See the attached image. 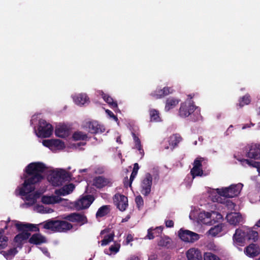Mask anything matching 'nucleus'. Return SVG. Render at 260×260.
<instances>
[{"instance_id": "obj_1", "label": "nucleus", "mask_w": 260, "mask_h": 260, "mask_svg": "<svg viewBox=\"0 0 260 260\" xmlns=\"http://www.w3.org/2000/svg\"><path fill=\"white\" fill-rule=\"evenodd\" d=\"M47 169L45 165L40 162L30 163L26 167L24 182L16 190V193L22 197L26 205H34L42 193L35 191V185L42 180V173Z\"/></svg>"}, {"instance_id": "obj_2", "label": "nucleus", "mask_w": 260, "mask_h": 260, "mask_svg": "<svg viewBox=\"0 0 260 260\" xmlns=\"http://www.w3.org/2000/svg\"><path fill=\"white\" fill-rule=\"evenodd\" d=\"M243 186L242 184L238 183L229 187L211 189L209 191L210 197L213 202L224 203L223 198H232L237 196L240 193Z\"/></svg>"}, {"instance_id": "obj_3", "label": "nucleus", "mask_w": 260, "mask_h": 260, "mask_svg": "<svg viewBox=\"0 0 260 260\" xmlns=\"http://www.w3.org/2000/svg\"><path fill=\"white\" fill-rule=\"evenodd\" d=\"M222 218V215L217 212L203 211L199 212L196 208L192 209L189 214L191 220H197L199 222L209 225L220 221Z\"/></svg>"}, {"instance_id": "obj_4", "label": "nucleus", "mask_w": 260, "mask_h": 260, "mask_svg": "<svg viewBox=\"0 0 260 260\" xmlns=\"http://www.w3.org/2000/svg\"><path fill=\"white\" fill-rule=\"evenodd\" d=\"M37 115H34L31 119V123L36 124L38 121L37 130L36 131V135L39 137L48 138L51 136L53 133L52 125L45 120L38 119Z\"/></svg>"}, {"instance_id": "obj_5", "label": "nucleus", "mask_w": 260, "mask_h": 260, "mask_svg": "<svg viewBox=\"0 0 260 260\" xmlns=\"http://www.w3.org/2000/svg\"><path fill=\"white\" fill-rule=\"evenodd\" d=\"M33 224L22 222L17 220L2 221L0 222V229L2 228L4 233L5 230H7V233L11 234L14 232L15 229L18 231H23V229L31 228Z\"/></svg>"}, {"instance_id": "obj_6", "label": "nucleus", "mask_w": 260, "mask_h": 260, "mask_svg": "<svg viewBox=\"0 0 260 260\" xmlns=\"http://www.w3.org/2000/svg\"><path fill=\"white\" fill-rule=\"evenodd\" d=\"M45 229L53 232H64L72 228V225L63 220H48L42 223Z\"/></svg>"}, {"instance_id": "obj_7", "label": "nucleus", "mask_w": 260, "mask_h": 260, "mask_svg": "<svg viewBox=\"0 0 260 260\" xmlns=\"http://www.w3.org/2000/svg\"><path fill=\"white\" fill-rule=\"evenodd\" d=\"M68 176V173L64 170L57 169L50 171L47 179L52 185L57 186L62 185Z\"/></svg>"}, {"instance_id": "obj_8", "label": "nucleus", "mask_w": 260, "mask_h": 260, "mask_svg": "<svg viewBox=\"0 0 260 260\" xmlns=\"http://www.w3.org/2000/svg\"><path fill=\"white\" fill-rule=\"evenodd\" d=\"M35 227L36 226L33 224V226L31 228H27L23 229V231H19V233L17 234L14 239V242L17 247H21L22 245L29 239L30 236V234L29 232L32 231Z\"/></svg>"}, {"instance_id": "obj_9", "label": "nucleus", "mask_w": 260, "mask_h": 260, "mask_svg": "<svg viewBox=\"0 0 260 260\" xmlns=\"http://www.w3.org/2000/svg\"><path fill=\"white\" fill-rule=\"evenodd\" d=\"M73 103L80 107L89 105L90 103V98L85 92L74 93L71 96Z\"/></svg>"}, {"instance_id": "obj_10", "label": "nucleus", "mask_w": 260, "mask_h": 260, "mask_svg": "<svg viewBox=\"0 0 260 260\" xmlns=\"http://www.w3.org/2000/svg\"><path fill=\"white\" fill-rule=\"evenodd\" d=\"M179 238L185 242L193 243L200 238V236L193 232L187 230L180 229L178 232Z\"/></svg>"}, {"instance_id": "obj_11", "label": "nucleus", "mask_w": 260, "mask_h": 260, "mask_svg": "<svg viewBox=\"0 0 260 260\" xmlns=\"http://www.w3.org/2000/svg\"><path fill=\"white\" fill-rule=\"evenodd\" d=\"M97 96H101L103 100L107 103L109 106L113 109L114 112L120 113V111L118 108L117 102L108 93L105 92L102 90H98L96 91Z\"/></svg>"}, {"instance_id": "obj_12", "label": "nucleus", "mask_w": 260, "mask_h": 260, "mask_svg": "<svg viewBox=\"0 0 260 260\" xmlns=\"http://www.w3.org/2000/svg\"><path fill=\"white\" fill-rule=\"evenodd\" d=\"M94 201L92 196H82L74 203V206L77 210H82L88 208Z\"/></svg>"}, {"instance_id": "obj_13", "label": "nucleus", "mask_w": 260, "mask_h": 260, "mask_svg": "<svg viewBox=\"0 0 260 260\" xmlns=\"http://www.w3.org/2000/svg\"><path fill=\"white\" fill-rule=\"evenodd\" d=\"M246 228L238 229L233 237V244L236 246H242L246 240Z\"/></svg>"}, {"instance_id": "obj_14", "label": "nucleus", "mask_w": 260, "mask_h": 260, "mask_svg": "<svg viewBox=\"0 0 260 260\" xmlns=\"http://www.w3.org/2000/svg\"><path fill=\"white\" fill-rule=\"evenodd\" d=\"M42 143L44 146L49 148L52 151L60 150L65 147L64 143L58 139L45 140Z\"/></svg>"}, {"instance_id": "obj_15", "label": "nucleus", "mask_w": 260, "mask_h": 260, "mask_svg": "<svg viewBox=\"0 0 260 260\" xmlns=\"http://www.w3.org/2000/svg\"><path fill=\"white\" fill-rule=\"evenodd\" d=\"M180 112L183 114H198L201 112V108L193 103L185 102L180 105Z\"/></svg>"}, {"instance_id": "obj_16", "label": "nucleus", "mask_w": 260, "mask_h": 260, "mask_svg": "<svg viewBox=\"0 0 260 260\" xmlns=\"http://www.w3.org/2000/svg\"><path fill=\"white\" fill-rule=\"evenodd\" d=\"M113 202L117 208L121 211L126 210L128 206V200L124 195L117 193L113 197Z\"/></svg>"}, {"instance_id": "obj_17", "label": "nucleus", "mask_w": 260, "mask_h": 260, "mask_svg": "<svg viewBox=\"0 0 260 260\" xmlns=\"http://www.w3.org/2000/svg\"><path fill=\"white\" fill-rule=\"evenodd\" d=\"M152 183V176L149 173L146 174L141 184V191L143 194L147 196L150 192Z\"/></svg>"}, {"instance_id": "obj_18", "label": "nucleus", "mask_w": 260, "mask_h": 260, "mask_svg": "<svg viewBox=\"0 0 260 260\" xmlns=\"http://www.w3.org/2000/svg\"><path fill=\"white\" fill-rule=\"evenodd\" d=\"M84 127L89 132L93 134L102 133L105 131L104 126L96 121L86 122Z\"/></svg>"}, {"instance_id": "obj_19", "label": "nucleus", "mask_w": 260, "mask_h": 260, "mask_svg": "<svg viewBox=\"0 0 260 260\" xmlns=\"http://www.w3.org/2000/svg\"><path fill=\"white\" fill-rule=\"evenodd\" d=\"M226 219L227 221L232 225H236L242 223L244 218L240 213L232 212L226 215Z\"/></svg>"}, {"instance_id": "obj_20", "label": "nucleus", "mask_w": 260, "mask_h": 260, "mask_svg": "<svg viewBox=\"0 0 260 260\" xmlns=\"http://www.w3.org/2000/svg\"><path fill=\"white\" fill-rule=\"evenodd\" d=\"M101 235L103 236V239L101 241V245L103 246L108 245L112 241L114 237V233L110 229H107L101 232Z\"/></svg>"}, {"instance_id": "obj_21", "label": "nucleus", "mask_w": 260, "mask_h": 260, "mask_svg": "<svg viewBox=\"0 0 260 260\" xmlns=\"http://www.w3.org/2000/svg\"><path fill=\"white\" fill-rule=\"evenodd\" d=\"M59 194H55V195H44L41 198V202L47 205L55 204L58 203L62 201Z\"/></svg>"}, {"instance_id": "obj_22", "label": "nucleus", "mask_w": 260, "mask_h": 260, "mask_svg": "<svg viewBox=\"0 0 260 260\" xmlns=\"http://www.w3.org/2000/svg\"><path fill=\"white\" fill-rule=\"evenodd\" d=\"M244 252L247 256L253 257L257 256L259 254L260 248L259 246L255 244H250L245 248Z\"/></svg>"}, {"instance_id": "obj_23", "label": "nucleus", "mask_w": 260, "mask_h": 260, "mask_svg": "<svg viewBox=\"0 0 260 260\" xmlns=\"http://www.w3.org/2000/svg\"><path fill=\"white\" fill-rule=\"evenodd\" d=\"M202 160L203 158H198L194 160L193 168L191 170V174L193 178L196 176H201L203 175V172L201 168Z\"/></svg>"}, {"instance_id": "obj_24", "label": "nucleus", "mask_w": 260, "mask_h": 260, "mask_svg": "<svg viewBox=\"0 0 260 260\" xmlns=\"http://www.w3.org/2000/svg\"><path fill=\"white\" fill-rule=\"evenodd\" d=\"M188 260H203L201 252L196 248H191L186 253Z\"/></svg>"}, {"instance_id": "obj_25", "label": "nucleus", "mask_w": 260, "mask_h": 260, "mask_svg": "<svg viewBox=\"0 0 260 260\" xmlns=\"http://www.w3.org/2000/svg\"><path fill=\"white\" fill-rule=\"evenodd\" d=\"M66 219L71 222H76L82 225L87 222L86 217L82 214L72 213L66 217Z\"/></svg>"}, {"instance_id": "obj_26", "label": "nucleus", "mask_w": 260, "mask_h": 260, "mask_svg": "<svg viewBox=\"0 0 260 260\" xmlns=\"http://www.w3.org/2000/svg\"><path fill=\"white\" fill-rule=\"evenodd\" d=\"M180 100L177 98L171 96L166 100L165 103V111L168 112L175 108L180 103Z\"/></svg>"}, {"instance_id": "obj_27", "label": "nucleus", "mask_w": 260, "mask_h": 260, "mask_svg": "<svg viewBox=\"0 0 260 260\" xmlns=\"http://www.w3.org/2000/svg\"><path fill=\"white\" fill-rule=\"evenodd\" d=\"M28 242L30 244L34 245H40L46 242V238L39 233L33 234L29 237Z\"/></svg>"}, {"instance_id": "obj_28", "label": "nucleus", "mask_w": 260, "mask_h": 260, "mask_svg": "<svg viewBox=\"0 0 260 260\" xmlns=\"http://www.w3.org/2000/svg\"><path fill=\"white\" fill-rule=\"evenodd\" d=\"M246 156L248 158L260 159V145H255L251 147Z\"/></svg>"}, {"instance_id": "obj_29", "label": "nucleus", "mask_w": 260, "mask_h": 260, "mask_svg": "<svg viewBox=\"0 0 260 260\" xmlns=\"http://www.w3.org/2000/svg\"><path fill=\"white\" fill-rule=\"evenodd\" d=\"M111 183L110 179L101 176L96 177L93 180V184L97 188H102Z\"/></svg>"}, {"instance_id": "obj_30", "label": "nucleus", "mask_w": 260, "mask_h": 260, "mask_svg": "<svg viewBox=\"0 0 260 260\" xmlns=\"http://www.w3.org/2000/svg\"><path fill=\"white\" fill-rule=\"evenodd\" d=\"M238 160L240 162L241 165L244 167H250L256 168L257 172L260 174V162L248 159H239Z\"/></svg>"}, {"instance_id": "obj_31", "label": "nucleus", "mask_w": 260, "mask_h": 260, "mask_svg": "<svg viewBox=\"0 0 260 260\" xmlns=\"http://www.w3.org/2000/svg\"><path fill=\"white\" fill-rule=\"evenodd\" d=\"M74 188V185L71 183L64 186L60 189L55 190V193L59 194L60 196H64L71 193L73 191Z\"/></svg>"}, {"instance_id": "obj_32", "label": "nucleus", "mask_w": 260, "mask_h": 260, "mask_svg": "<svg viewBox=\"0 0 260 260\" xmlns=\"http://www.w3.org/2000/svg\"><path fill=\"white\" fill-rule=\"evenodd\" d=\"M181 141V138L179 135L176 134L171 136L168 140L169 146H166L165 149L172 150Z\"/></svg>"}, {"instance_id": "obj_33", "label": "nucleus", "mask_w": 260, "mask_h": 260, "mask_svg": "<svg viewBox=\"0 0 260 260\" xmlns=\"http://www.w3.org/2000/svg\"><path fill=\"white\" fill-rule=\"evenodd\" d=\"M251 102V97L249 93H246L239 98L238 105L240 107H242L245 105H248Z\"/></svg>"}, {"instance_id": "obj_34", "label": "nucleus", "mask_w": 260, "mask_h": 260, "mask_svg": "<svg viewBox=\"0 0 260 260\" xmlns=\"http://www.w3.org/2000/svg\"><path fill=\"white\" fill-rule=\"evenodd\" d=\"M164 228L162 226H157L155 228H150L147 231V235L146 238L148 239H153L155 235L154 234L158 233V235L161 233L163 230Z\"/></svg>"}, {"instance_id": "obj_35", "label": "nucleus", "mask_w": 260, "mask_h": 260, "mask_svg": "<svg viewBox=\"0 0 260 260\" xmlns=\"http://www.w3.org/2000/svg\"><path fill=\"white\" fill-rule=\"evenodd\" d=\"M223 225L222 224H219L211 228L206 233L208 236L215 237L218 235L223 230Z\"/></svg>"}, {"instance_id": "obj_36", "label": "nucleus", "mask_w": 260, "mask_h": 260, "mask_svg": "<svg viewBox=\"0 0 260 260\" xmlns=\"http://www.w3.org/2000/svg\"><path fill=\"white\" fill-rule=\"evenodd\" d=\"M55 135L58 137H66L68 135L69 132L64 125H58L55 131Z\"/></svg>"}, {"instance_id": "obj_37", "label": "nucleus", "mask_w": 260, "mask_h": 260, "mask_svg": "<svg viewBox=\"0 0 260 260\" xmlns=\"http://www.w3.org/2000/svg\"><path fill=\"white\" fill-rule=\"evenodd\" d=\"M246 240L256 241L258 238V234L252 229L246 228Z\"/></svg>"}, {"instance_id": "obj_38", "label": "nucleus", "mask_w": 260, "mask_h": 260, "mask_svg": "<svg viewBox=\"0 0 260 260\" xmlns=\"http://www.w3.org/2000/svg\"><path fill=\"white\" fill-rule=\"evenodd\" d=\"M18 252L16 248H12L7 252L4 251V249H2V252L1 254H3L4 256L8 260L12 259Z\"/></svg>"}, {"instance_id": "obj_39", "label": "nucleus", "mask_w": 260, "mask_h": 260, "mask_svg": "<svg viewBox=\"0 0 260 260\" xmlns=\"http://www.w3.org/2000/svg\"><path fill=\"white\" fill-rule=\"evenodd\" d=\"M4 233V230L1 228L0 229V252H2V249H5L8 246V238L2 235Z\"/></svg>"}, {"instance_id": "obj_40", "label": "nucleus", "mask_w": 260, "mask_h": 260, "mask_svg": "<svg viewBox=\"0 0 260 260\" xmlns=\"http://www.w3.org/2000/svg\"><path fill=\"white\" fill-rule=\"evenodd\" d=\"M133 137L134 141V146L133 148L137 149L139 151L141 156H143L144 151L142 149L140 140L135 134H133Z\"/></svg>"}, {"instance_id": "obj_41", "label": "nucleus", "mask_w": 260, "mask_h": 260, "mask_svg": "<svg viewBox=\"0 0 260 260\" xmlns=\"http://www.w3.org/2000/svg\"><path fill=\"white\" fill-rule=\"evenodd\" d=\"M120 244L117 243H114L111 245L109 249L105 250V253L108 255L115 254L117 253L120 249Z\"/></svg>"}, {"instance_id": "obj_42", "label": "nucleus", "mask_w": 260, "mask_h": 260, "mask_svg": "<svg viewBox=\"0 0 260 260\" xmlns=\"http://www.w3.org/2000/svg\"><path fill=\"white\" fill-rule=\"evenodd\" d=\"M34 210L37 212L40 213H51L53 212V210L50 208L45 207L42 205H37L34 207Z\"/></svg>"}, {"instance_id": "obj_43", "label": "nucleus", "mask_w": 260, "mask_h": 260, "mask_svg": "<svg viewBox=\"0 0 260 260\" xmlns=\"http://www.w3.org/2000/svg\"><path fill=\"white\" fill-rule=\"evenodd\" d=\"M109 212V207L108 206H103L99 209L96 214V218H100L104 216Z\"/></svg>"}, {"instance_id": "obj_44", "label": "nucleus", "mask_w": 260, "mask_h": 260, "mask_svg": "<svg viewBox=\"0 0 260 260\" xmlns=\"http://www.w3.org/2000/svg\"><path fill=\"white\" fill-rule=\"evenodd\" d=\"M151 95L156 99H159L164 96L162 88H157L151 93Z\"/></svg>"}, {"instance_id": "obj_45", "label": "nucleus", "mask_w": 260, "mask_h": 260, "mask_svg": "<svg viewBox=\"0 0 260 260\" xmlns=\"http://www.w3.org/2000/svg\"><path fill=\"white\" fill-rule=\"evenodd\" d=\"M171 242V240L168 237H164L161 238L158 242V245L161 246H168Z\"/></svg>"}, {"instance_id": "obj_46", "label": "nucleus", "mask_w": 260, "mask_h": 260, "mask_svg": "<svg viewBox=\"0 0 260 260\" xmlns=\"http://www.w3.org/2000/svg\"><path fill=\"white\" fill-rule=\"evenodd\" d=\"M73 138L75 140H84L87 138V136L80 132H76L73 136Z\"/></svg>"}, {"instance_id": "obj_47", "label": "nucleus", "mask_w": 260, "mask_h": 260, "mask_svg": "<svg viewBox=\"0 0 260 260\" xmlns=\"http://www.w3.org/2000/svg\"><path fill=\"white\" fill-rule=\"evenodd\" d=\"M204 260H220L218 257L211 252H205L204 254Z\"/></svg>"}, {"instance_id": "obj_48", "label": "nucleus", "mask_w": 260, "mask_h": 260, "mask_svg": "<svg viewBox=\"0 0 260 260\" xmlns=\"http://www.w3.org/2000/svg\"><path fill=\"white\" fill-rule=\"evenodd\" d=\"M162 89L164 96L173 94L175 92V90L173 87L171 86H165L162 88Z\"/></svg>"}, {"instance_id": "obj_49", "label": "nucleus", "mask_w": 260, "mask_h": 260, "mask_svg": "<svg viewBox=\"0 0 260 260\" xmlns=\"http://www.w3.org/2000/svg\"><path fill=\"white\" fill-rule=\"evenodd\" d=\"M150 120L151 122H157L161 121L159 115H150Z\"/></svg>"}, {"instance_id": "obj_50", "label": "nucleus", "mask_w": 260, "mask_h": 260, "mask_svg": "<svg viewBox=\"0 0 260 260\" xmlns=\"http://www.w3.org/2000/svg\"><path fill=\"white\" fill-rule=\"evenodd\" d=\"M135 201L139 208H140L143 205V200L141 196H137Z\"/></svg>"}, {"instance_id": "obj_51", "label": "nucleus", "mask_w": 260, "mask_h": 260, "mask_svg": "<svg viewBox=\"0 0 260 260\" xmlns=\"http://www.w3.org/2000/svg\"><path fill=\"white\" fill-rule=\"evenodd\" d=\"M223 200L224 202V203L223 204H225L229 209H233L234 208L235 205L232 202H231L230 200H225L224 199H223Z\"/></svg>"}, {"instance_id": "obj_52", "label": "nucleus", "mask_w": 260, "mask_h": 260, "mask_svg": "<svg viewBox=\"0 0 260 260\" xmlns=\"http://www.w3.org/2000/svg\"><path fill=\"white\" fill-rule=\"evenodd\" d=\"M208 249L210 250L216 251L218 249L217 246L213 243H210L207 245Z\"/></svg>"}, {"instance_id": "obj_53", "label": "nucleus", "mask_w": 260, "mask_h": 260, "mask_svg": "<svg viewBox=\"0 0 260 260\" xmlns=\"http://www.w3.org/2000/svg\"><path fill=\"white\" fill-rule=\"evenodd\" d=\"M165 224L167 228H172L174 226V222L172 220H166Z\"/></svg>"}, {"instance_id": "obj_54", "label": "nucleus", "mask_w": 260, "mask_h": 260, "mask_svg": "<svg viewBox=\"0 0 260 260\" xmlns=\"http://www.w3.org/2000/svg\"><path fill=\"white\" fill-rule=\"evenodd\" d=\"M137 174V173L135 172H132L131 177H130V182L129 183V186H131V184L134 178L136 177V175Z\"/></svg>"}, {"instance_id": "obj_55", "label": "nucleus", "mask_w": 260, "mask_h": 260, "mask_svg": "<svg viewBox=\"0 0 260 260\" xmlns=\"http://www.w3.org/2000/svg\"><path fill=\"white\" fill-rule=\"evenodd\" d=\"M133 240V237L132 235H128L126 237V244H128L130 242Z\"/></svg>"}, {"instance_id": "obj_56", "label": "nucleus", "mask_w": 260, "mask_h": 260, "mask_svg": "<svg viewBox=\"0 0 260 260\" xmlns=\"http://www.w3.org/2000/svg\"><path fill=\"white\" fill-rule=\"evenodd\" d=\"M139 169V165L137 163H135L134 164V168H133V172H135L136 173H138V170Z\"/></svg>"}, {"instance_id": "obj_57", "label": "nucleus", "mask_w": 260, "mask_h": 260, "mask_svg": "<svg viewBox=\"0 0 260 260\" xmlns=\"http://www.w3.org/2000/svg\"><path fill=\"white\" fill-rule=\"evenodd\" d=\"M110 118L115 120V121H118V118L117 117L116 115H109Z\"/></svg>"}, {"instance_id": "obj_58", "label": "nucleus", "mask_w": 260, "mask_h": 260, "mask_svg": "<svg viewBox=\"0 0 260 260\" xmlns=\"http://www.w3.org/2000/svg\"><path fill=\"white\" fill-rule=\"evenodd\" d=\"M256 227H260V219L256 222L253 228L255 229Z\"/></svg>"}, {"instance_id": "obj_59", "label": "nucleus", "mask_w": 260, "mask_h": 260, "mask_svg": "<svg viewBox=\"0 0 260 260\" xmlns=\"http://www.w3.org/2000/svg\"><path fill=\"white\" fill-rule=\"evenodd\" d=\"M127 260H139L137 256H133L129 257Z\"/></svg>"}, {"instance_id": "obj_60", "label": "nucleus", "mask_w": 260, "mask_h": 260, "mask_svg": "<svg viewBox=\"0 0 260 260\" xmlns=\"http://www.w3.org/2000/svg\"><path fill=\"white\" fill-rule=\"evenodd\" d=\"M150 112V114H157L158 112L155 109H152Z\"/></svg>"}, {"instance_id": "obj_61", "label": "nucleus", "mask_w": 260, "mask_h": 260, "mask_svg": "<svg viewBox=\"0 0 260 260\" xmlns=\"http://www.w3.org/2000/svg\"><path fill=\"white\" fill-rule=\"evenodd\" d=\"M116 142L117 143H118L121 144V140H120V137H118L116 138Z\"/></svg>"}, {"instance_id": "obj_62", "label": "nucleus", "mask_w": 260, "mask_h": 260, "mask_svg": "<svg viewBox=\"0 0 260 260\" xmlns=\"http://www.w3.org/2000/svg\"><path fill=\"white\" fill-rule=\"evenodd\" d=\"M76 145H77V147H79L81 145H85V143L84 142L78 143Z\"/></svg>"}, {"instance_id": "obj_63", "label": "nucleus", "mask_w": 260, "mask_h": 260, "mask_svg": "<svg viewBox=\"0 0 260 260\" xmlns=\"http://www.w3.org/2000/svg\"><path fill=\"white\" fill-rule=\"evenodd\" d=\"M87 171V169H83L79 170V173H81L82 172H85Z\"/></svg>"}, {"instance_id": "obj_64", "label": "nucleus", "mask_w": 260, "mask_h": 260, "mask_svg": "<svg viewBox=\"0 0 260 260\" xmlns=\"http://www.w3.org/2000/svg\"><path fill=\"white\" fill-rule=\"evenodd\" d=\"M193 95L192 94H188L187 95L188 99H191L193 98Z\"/></svg>"}]
</instances>
